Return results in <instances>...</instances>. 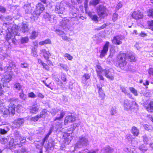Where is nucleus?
Masks as SVG:
<instances>
[{"instance_id":"obj_1","label":"nucleus","mask_w":153,"mask_h":153,"mask_svg":"<svg viewBox=\"0 0 153 153\" xmlns=\"http://www.w3.org/2000/svg\"><path fill=\"white\" fill-rule=\"evenodd\" d=\"M126 54L125 53H120L117 56V61L119 63V66L121 68H123L127 64Z\"/></svg>"},{"instance_id":"obj_2","label":"nucleus","mask_w":153,"mask_h":153,"mask_svg":"<svg viewBox=\"0 0 153 153\" xmlns=\"http://www.w3.org/2000/svg\"><path fill=\"white\" fill-rule=\"evenodd\" d=\"M97 11L98 15L102 18H104L108 15L106 8L104 6L99 5L97 7Z\"/></svg>"},{"instance_id":"obj_3","label":"nucleus","mask_w":153,"mask_h":153,"mask_svg":"<svg viewBox=\"0 0 153 153\" xmlns=\"http://www.w3.org/2000/svg\"><path fill=\"white\" fill-rule=\"evenodd\" d=\"M88 144V141L87 138L84 137H81L79 138V142L76 144V148H80L79 146H87Z\"/></svg>"},{"instance_id":"obj_4","label":"nucleus","mask_w":153,"mask_h":153,"mask_svg":"<svg viewBox=\"0 0 153 153\" xmlns=\"http://www.w3.org/2000/svg\"><path fill=\"white\" fill-rule=\"evenodd\" d=\"M104 73L105 76L109 79L111 80L114 79V73L112 69L105 70Z\"/></svg>"},{"instance_id":"obj_5","label":"nucleus","mask_w":153,"mask_h":153,"mask_svg":"<svg viewBox=\"0 0 153 153\" xmlns=\"http://www.w3.org/2000/svg\"><path fill=\"white\" fill-rule=\"evenodd\" d=\"M12 76L11 75L9 74L5 75L3 76L1 79V81L3 83V86H6L7 88H9V86H7L5 84V83L9 82L11 79Z\"/></svg>"},{"instance_id":"obj_6","label":"nucleus","mask_w":153,"mask_h":153,"mask_svg":"<svg viewBox=\"0 0 153 153\" xmlns=\"http://www.w3.org/2000/svg\"><path fill=\"white\" fill-rule=\"evenodd\" d=\"M45 9L44 5L41 3H38L36 6V8L34 11V13L37 15H39Z\"/></svg>"},{"instance_id":"obj_7","label":"nucleus","mask_w":153,"mask_h":153,"mask_svg":"<svg viewBox=\"0 0 153 153\" xmlns=\"http://www.w3.org/2000/svg\"><path fill=\"white\" fill-rule=\"evenodd\" d=\"M105 70H103L100 65H98L96 66V71L97 75L100 80H104V78L102 75V73L103 72H104Z\"/></svg>"},{"instance_id":"obj_8","label":"nucleus","mask_w":153,"mask_h":153,"mask_svg":"<svg viewBox=\"0 0 153 153\" xmlns=\"http://www.w3.org/2000/svg\"><path fill=\"white\" fill-rule=\"evenodd\" d=\"M8 31L11 32L14 36L20 35V33L18 32V27L16 25H13L11 28H7Z\"/></svg>"},{"instance_id":"obj_9","label":"nucleus","mask_w":153,"mask_h":153,"mask_svg":"<svg viewBox=\"0 0 153 153\" xmlns=\"http://www.w3.org/2000/svg\"><path fill=\"white\" fill-rule=\"evenodd\" d=\"M109 44V42H106L103 47L102 50L101 52L100 55V58H102L104 57L107 54L108 51Z\"/></svg>"},{"instance_id":"obj_10","label":"nucleus","mask_w":153,"mask_h":153,"mask_svg":"<svg viewBox=\"0 0 153 153\" xmlns=\"http://www.w3.org/2000/svg\"><path fill=\"white\" fill-rule=\"evenodd\" d=\"M123 38V37L121 35L117 36L114 37L112 42L115 44L120 45L122 44V42L120 40H122Z\"/></svg>"},{"instance_id":"obj_11","label":"nucleus","mask_w":153,"mask_h":153,"mask_svg":"<svg viewBox=\"0 0 153 153\" xmlns=\"http://www.w3.org/2000/svg\"><path fill=\"white\" fill-rule=\"evenodd\" d=\"M133 18L136 19H142L143 17L142 13L139 11H134L131 15Z\"/></svg>"},{"instance_id":"obj_12","label":"nucleus","mask_w":153,"mask_h":153,"mask_svg":"<svg viewBox=\"0 0 153 153\" xmlns=\"http://www.w3.org/2000/svg\"><path fill=\"white\" fill-rule=\"evenodd\" d=\"M45 142H43V140L41 142H36L35 144L36 149L39 150V153H42L43 146Z\"/></svg>"},{"instance_id":"obj_13","label":"nucleus","mask_w":153,"mask_h":153,"mask_svg":"<svg viewBox=\"0 0 153 153\" xmlns=\"http://www.w3.org/2000/svg\"><path fill=\"white\" fill-rule=\"evenodd\" d=\"M10 64L7 65L4 68V71L5 72H10L11 71V68L16 67V65L14 62L10 61L9 62Z\"/></svg>"},{"instance_id":"obj_14","label":"nucleus","mask_w":153,"mask_h":153,"mask_svg":"<svg viewBox=\"0 0 153 153\" xmlns=\"http://www.w3.org/2000/svg\"><path fill=\"white\" fill-rule=\"evenodd\" d=\"M13 137L14 138L13 139L15 140L16 141L19 143L20 140L22 137L21 134L19 132L17 131H15L13 133Z\"/></svg>"},{"instance_id":"obj_15","label":"nucleus","mask_w":153,"mask_h":153,"mask_svg":"<svg viewBox=\"0 0 153 153\" xmlns=\"http://www.w3.org/2000/svg\"><path fill=\"white\" fill-rule=\"evenodd\" d=\"M126 54L127 57H128V59L130 62H135L136 61L135 56L134 53L132 52H129Z\"/></svg>"},{"instance_id":"obj_16","label":"nucleus","mask_w":153,"mask_h":153,"mask_svg":"<svg viewBox=\"0 0 153 153\" xmlns=\"http://www.w3.org/2000/svg\"><path fill=\"white\" fill-rule=\"evenodd\" d=\"M41 53H43V56L46 60L48 59L51 54L48 51H46L45 49H43L40 50Z\"/></svg>"},{"instance_id":"obj_17","label":"nucleus","mask_w":153,"mask_h":153,"mask_svg":"<svg viewBox=\"0 0 153 153\" xmlns=\"http://www.w3.org/2000/svg\"><path fill=\"white\" fill-rule=\"evenodd\" d=\"M19 143L15 140L13 138H12L9 143V145L10 147V149H12L16 147V146L17 145H18Z\"/></svg>"},{"instance_id":"obj_18","label":"nucleus","mask_w":153,"mask_h":153,"mask_svg":"<svg viewBox=\"0 0 153 153\" xmlns=\"http://www.w3.org/2000/svg\"><path fill=\"white\" fill-rule=\"evenodd\" d=\"M90 77L89 74L87 73H85L82 76V82L84 85L87 84V81L89 79Z\"/></svg>"},{"instance_id":"obj_19","label":"nucleus","mask_w":153,"mask_h":153,"mask_svg":"<svg viewBox=\"0 0 153 153\" xmlns=\"http://www.w3.org/2000/svg\"><path fill=\"white\" fill-rule=\"evenodd\" d=\"M76 117L74 114L69 113L68 114V122H72L76 120Z\"/></svg>"},{"instance_id":"obj_20","label":"nucleus","mask_w":153,"mask_h":153,"mask_svg":"<svg viewBox=\"0 0 153 153\" xmlns=\"http://www.w3.org/2000/svg\"><path fill=\"white\" fill-rule=\"evenodd\" d=\"M25 120L24 118H19L14 120V124L18 126H20L23 124Z\"/></svg>"},{"instance_id":"obj_21","label":"nucleus","mask_w":153,"mask_h":153,"mask_svg":"<svg viewBox=\"0 0 153 153\" xmlns=\"http://www.w3.org/2000/svg\"><path fill=\"white\" fill-rule=\"evenodd\" d=\"M39 108L36 105H33L30 108V113L35 114L38 111Z\"/></svg>"},{"instance_id":"obj_22","label":"nucleus","mask_w":153,"mask_h":153,"mask_svg":"<svg viewBox=\"0 0 153 153\" xmlns=\"http://www.w3.org/2000/svg\"><path fill=\"white\" fill-rule=\"evenodd\" d=\"M8 110L10 113V114H13L15 113V108L16 105L13 104V105H9Z\"/></svg>"},{"instance_id":"obj_23","label":"nucleus","mask_w":153,"mask_h":153,"mask_svg":"<svg viewBox=\"0 0 153 153\" xmlns=\"http://www.w3.org/2000/svg\"><path fill=\"white\" fill-rule=\"evenodd\" d=\"M139 131L138 129L135 126H133L131 128V132L134 136H137L139 134Z\"/></svg>"},{"instance_id":"obj_24","label":"nucleus","mask_w":153,"mask_h":153,"mask_svg":"<svg viewBox=\"0 0 153 153\" xmlns=\"http://www.w3.org/2000/svg\"><path fill=\"white\" fill-rule=\"evenodd\" d=\"M113 151V149L107 146L105 147L104 149L102 150V152L103 153H111Z\"/></svg>"},{"instance_id":"obj_25","label":"nucleus","mask_w":153,"mask_h":153,"mask_svg":"<svg viewBox=\"0 0 153 153\" xmlns=\"http://www.w3.org/2000/svg\"><path fill=\"white\" fill-rule=\"evenodd\" d=\"M23 7L26 13H29L31 12L32 9L30 5L25 4L24 6Z\"/></svg>"},{"instance_id":"obj_26","label":"nucleus","mask_w":153,"mask_h":153,"mask_svg":"<svg viewBox=\"0 0 153 153\" xmlns=\"http://www.w3.org/2000/svg\"><path fill=\"white\" fill-rule=\"evenodd\" d=\"M64 10V8L62 7H60L59 5H56L55 9V12L57 13H62Z\"/></svg>"},{"instance_id":"obj_27","label":"nucleus","mask_w":153,"mask_h":153,"mask_svg":"<svg viewBox=\"0 0 153 153\" xmlns=\"http://www.w3.org/2000/svg\"><path fill=\"white\" fill-rule=\"evenodd\" d=\"M44 17L45 19L50 21L51 22L53 21L54 18V16L53 15H51L48 13H45L44 14Z\"/></svg>"},{"instance_id":"obj_28","label":"nucleus","mask_w":153,"mask_h":153,"mask_svg":"<svg viewBox=\"0 0 153 153\" xmlns=\"http://www.w3.org/2000/svg\"><path fill=\"white\" fill-rule=\"evenodd\" d=\"M131 105L128 100H126L124 101V107L125 110H127L131 108Z\"/></svg>"},{"instance_id":"obj_29","label":"nucleus","mask_w":153,"mask_h":153,"mask_svg":"<svg viewBox=\"0 0 153 153\" xmlns=\"http://www.w3.org/2000/svg\"><path fill=\"white\" fill-rule=\"evenodd\" d=\"M29 30L28 25L27 24L23 23L22 25L21 30L22 32L25 33Z\"/></svg>"},{"instance_id":"obj_30","label":"nucleus","mask_w":153,"mask_h":153,"mask_svg":"<svg viewBox=\"0 0 153 153\" xmlns=\"http://www.w3.org/2000/svg\"><path fill=\"white\" fill-rule=\"evenodd\" d=\"M78 10L77 9L74 7L72 8V10L70 12V14H71L72 16H71V17H76L77 16Z\"/></svg>"},{"instance_id":"obj_31","label":"nucleus","mask_w":153,"mask_h":153,"mask_svg":"<svg viewBox=\"0 0 153 153\" xmlns=\"http://www.w3.org/2000/svg\"><path fill=\"white\" fill-rule=\"evenodd\" d=\"M147 110L150 112L153 111V101H151L146 106Z\"/></svg>"},{"instance_id":"obj_32","label":"nucleus","mask_w":153,"mask_h":153,"mask_svg":"<svg viewBox=\"0 0 153 153\" xmlns=\"http://www.w3.org/2000/svg\"><path fill=\"white\" fill-rule=\"evenodd\" d=\"M22 87V85H21L19 83H16L14 85V88L16 90L22 91V90H23Z\"/></svg>"},{"instance_id":"obj_33","label":"nucleus","mask_w":153,"mask_h":153,"mask_svg":"<svg viewBox=\"0 0 153 153\" xmlns=\"http://www.w3.org/2000/svg\"><path fill=\"white\" fill-rule=\"evenodd\" d=\"M38 35V33L35 31H33L31 34L30 38V39H35L37 37Z\"/></svg>"},{"instance_id":"obj_34","label":"nucleus","mask_w":153,"mask_h":153,"mask_svg":"<svg viewBox=\"0 0 153 153\" xmlns=\"http://www.w3.org/2000/svg\"><path fill=\"white\" fill-rule=\"evenodd\" d=\"M47 110L46 109H44L43 110L40 114H39L40 118H44L46 116L47 114Z\"/></svg>"},{"instance_id":"obj_35","label":"nucleus","mask_w":153,"mask_h":153,"mask_svg":"<svg viewBox=\"0 0 153 153\" xmlns=\"http://www.w3.org/2000/svg\"><path fill=\"white\" fill-rule=\"evenodd\" d=\"M45 147L47 151L51 150L53 148V145L52 143L48 142L47 144L45 145Z\"/></svg>"},{"instance_id":"obj_36","label":"nucleus","mask_w":153,"mask_h":153,"mask_svg":"<svg viewBox=\"0 0 153 153\" xmlns=\"http://www.w3.org/2000/svg\"><path fill=\"white\" fill-rule=\"evenodd\" d=\"M51 40L49 39H48L45 41L40 42H39V45H43L45 44H51Z\"/></svg>"},{"instance_id":"obj_37","label":"nucleus","mask_w":153,"mask_h":153,"mask_svg":"<svg viewBox=\"0 0 153 153\" xmlns=\"http://www.w3.org/2000/svg\"><path fill=\"white\" fill-rule=\"evenodd\" d=\"M20 98L23 100H25L26 98V95L24 94L23 90H22L21 92L19 93Z\"/></svg>"},{"instance_id":"obj_38","label":"nucleus","mask_w":153,"mask_h":153,"mask_svg":"<svg viewBox=\"0 0 153 153\" xmlns=\"http://www.w3.org/2000/svg\"><path fill=\"white\" fill-rule=\"evenodd\" d=\"M129 89L130 91L135 96H137L138 95V93L137 90L133 87H130Z\"/></svg>"},{"instance_id":"obj_39","label":"nucleus","mask_w":153,"mask_h":153,"mask_svg":"<svg viewBox=\"0 0 153 153\" xmlns=\"http://www.w3.org/2000/svg\"><path fill=\"white\" fill-rule=\"evenodd\" d=\"M9 101L10 103V105H13V104H14L15 105V104L17 103L18 102V99L15 98H12L10 99L9 100Z\"/></svg>"},{"instance_id":"obj_40","label":"nucleus","mask_w":153,"mask_h":153,"mask_svg":"<svg viewBox=\"0 0 153 153\" xmlns=\"http://www.w3.org/2000/svg\"><path fill=\"white\" fill-rule=\"evenodd\" d=\"M13 36L12 33L11 32L9 31L7 32V35L6 36V40L7 41L9 40Z\"/></svg>"},{"instance_id":"obj_41","label":"nucleus","mask_w":153,"mask_h":153,"mask_svg":"<svg viewBox=\"0 0 153 153\" xmlns=\"http://www.w3.org/2000/svg\"><path fill=\"white\" fill-rule=\"evenodd\" d=\"M2 112H3V115L4 117H7L8 115L10 114V113L8 109L6 108H4Z\"/></svg>"},{"instance_id":"obj_42","label":"nucleus","mask_w":153,"mask_h":153,"mask_svg":"<svg viewBox=\"0 0 153 153\" xmlns=\"http://www.w3.org/2000/svg\"><path fill=\"white\" fill-rule=\"evenodd\" d=\"M144 127L146 130L149 132L151 131L153 129V127L147 124L144 125Z\"/></svg>"},{"instance_id":"obj_43","label":"nucleus","mask_w":153,"mask_h":153,"mask_svg":"<svg viewBox=\"0 0 153 153\" xmlns=\"http://www.w3.org/2000/svg\"><path fill=\"white\" fill-rule=\"evenodd\" d=\"M29 38L27 37H22L21 39V42L22 44H24L28 42Z\"/></svg>"},{"instance_id":"obj_44","label":"nucleus","mask_w":153,"mask_h":153,"mask_svg":"<svg viewBox=\"0 0 153 153\" xmlns=\"http://www.w3.org/2000/svg\"><path fill=\"white\" fill-rule=\"evenodd\" d=\"M100 0H92L90 1L89 4L90 5H96L98 4Z\"/></svg>"},{"instance_id":"obj_45","label":"nucleus","mask_w":153,"mask_h":153,"mask_svg":"<svg viewBox=\"0 0 153 153\" xmlns=\"http://www.w3.org/2000/svg\"><path fill=\"white\" fill-rule=\"evenodd\" d=\"M106 26H107L105 24H104L103 25H102V26H101L100 27L96 28H95L94 30L98 31V30H101L103 29L104 28H105Z\"/></svg>"},{"instance_id":"obj_46","label":"nucleus","mask_w":153,"mask_h":153,"mask_svg":"<svg viewBox=\"0 0 153 153\" xmlns=\"http://www.w3.org/2000/svg\"><path fill=\"white\" fill-rule=\"evenodd\" d=\"M147 13L148 16L151 17L153 18V9H149L147 11Z\"/></svg>"},{"instance_id":"obj_47","label":"nucleus","mask_w":153,"mask_h":153,"mask_svg":"<svg viewBox=\"0 0 153 153\" xmlns=\"http://www.w3.org/2000/svg\"><path fill=\"white\" fill-rule=\"evenodd\" d=\"M65 114V113H64V112L62 111H61L60 112V116L59 117H56V118L54 119V120L56 121L57 120L61 119L63 117H64Z\"/></svg>"},{"instance_id":"obj_48","label":"nucleus","mask_w":153,"mask_h":153,"mask_svg":"<svg viewBox=\"0 0 153 153\" xmlns=\"http://www.w3.org/2000/svg\"><path fill=\"white\" fill-rule=\"evenodd\" d=\"M39 118H40V117L39 116V114H38L36 116L32 117L30 119L31 120H32L34 122H36L37 121Z\"/></svg>"},{"instance_id":"obj_49","label":"nucleus","mask_w":153,"mask_h":153,"mask_svg":"<svg viewBox=\"0 0 153 153\" xmlns=\"http://www.w3.org/2000/svg\"><path fill=\"white\" fill-rule=\"evenodd\" d=\"M52 131V129H50L48 133L46 136L45 138L43 139V142H45V141L48 139L49 136L51 134V133Z\"/></svg>"},{"instance_id":"obj_50","label":"nucleus","mask_w":153,"mask_h":153,"mask_svg":"<svg viewBox=\"0 0 153 153\" xmlns=\"http://www.w3.org/2000/svg\"><path fill=\"white\" fill-rule=\"evenodd\" d=\"M140 149L142 151H146L148 150L146 147L143 145H141L139 147Z\"/></svg>"},{"instance_id":"obj_51","label":"nucleus","mask_w":153,"mask_h":153,"mask_svg":"<svg viewBox=\"0 0 153 153\" xmlns=\"http://www.w3.org/2000/svg\"><path fill=\"white\" fill-rule=\"evenodd\" d=\"M148 25L149 29L153 31V20L148 22Z\"/></svg>"},{"instance_id":"obj_52","label":"nucleus","mask_w":153,"mask_h":153,"mask_svg":"<svg viewBox=\"0 0 153 153\" xmlns=\"http://www.w3.org/2000/svg\"><path fill=\"white\" fill-rule=\"evenodd\" d=\"M117 112V110L115 108L112 107L110 111L111 114V115H113L116 114Z\"/></svg>"},{"instance_id":"obj_53","label":"nucleus","mask_w":153,"mask_h":153,"mask_svg":"<svg viewBox=\"0 0 153 153\" xmlns=\"http://www.w3.org/2000/svg\"><path fill=\"white\" fill-rule=\"evenodd\" d=\"M7 132V131L4 128H0V133L1 134H5Z\"/></svg>"},{"instance_id":"obj_54","label":"nucleus","mask_w":153,"mask_h":153,"mask_svg":"<svg viewBox=\"0 0 153 153\" xmlns=\"http://www.w3.org/2000/svg\"><path fill=\"white\" fill-rule=\"evenodd\" d=\"M20 66L22 68H27L28 67L29 65L26 63H21L20 65Z\"/></svg>"},{"instance_id":"obj_55","label":"nucleus","mask_w":153,"mask_h":153,"mask_svg":"<svg viewBox=\"0 0 153 153\" xmlns=\"http://www.w3.org/2000/svg\"><path fill=\"white\" fill-rule=\"evenodd\" d=\"M28 96L29 97L32 98H35L36 96L33 92H31L28 94Z\"/></svg>"},{"instance_id":"obj_56","label":"nucleus","mask_w":153,"mask_h":153,"mask_svg":"<svg viewBox=\"0 0 153 153\" xmlns=\"http://www.w3.org/2000/svg\"><path fill=\"white\" fill-rule=\"evenodd\" d=\"M91 18L93 21L94 22H98V17L96 15L94 14Z\"/></svg>"},{"instance_id":"obj_57","label":"nucleus","mask_w":153,"mask_h":153,"mask_svg":"<svg viewBox=\"0 0 153 153\" xmlns=\"http://www.w3.org/2000/svg\"><path fill=\"white\" fill-rule=\"evenodd\" d=\"M6 11V9L4 7L0 6V12L2 13H4Z\"/></svg>"},{"instance_id":"obj_58","label":"nucleus","mask_w":153,"mask_h":153,"mask_svg":"<svg viewBox=\"0 0 153 153\" xmlns=\"http://www.w3.org/2000/svg\"><path fill=\"white\" fill-rule=\"evenodd\" d=\"M118 15L117 14L114 13L113 16L112 20L115 21L117 20L118 19Z\"/></svg>"},{"instance_id":"obj_59","label":"nucleus","mask_w":153,"mask_h":153,"mask_svg":"<svg viewBox=\"0 0 153 153\" xmlns=\"http://www.w3.org/2000/svg\"><path fill=\"white\" fill-rule=\"evenodd\" d=\"M67 23V22L66 20L64 19V20H62L61 23V24L63 27H64L65 28H66L67 27L66 25Z\"/></svg>"},{"instance_id":"obj_60","label":"nucleus","mask_w":153,"mask_h":153,"mask_svg":"<svg viewBox=\"0 0 153 153\" xmlns=\"http://www.w3.org/2000/svg\"><path fill=\"white\" fill-rule=\"evenodd\" d=\"M143 141L144 143L146 144H147L148 141V139L146 135H145L143 136Z\"/></svg>"},{"instance_id":"obj_61","label":"nucleus","mask_w":153,"mask_h":153,"mask_svg":"<svg viewBox=\"0 0 153 153\" xmlns=\"http://www.w3.org/2000/svg\"><path fill=\"white\" fill-rule=\"evenodd\" d=\"M32 55L34 57H37V53L36 52V49L35 48L32 50Z\"/></svg>"},{"instance_id":"obj_62","label":"nucleus","mask_w":153,"mask_h":153,"mask_svg":"<svg viewBox=\"0 0 153 153\" xmlns=\"http://www.w3.org/2000/svg\"><path fill=\"white\" fill-rule=\"evenodd\" d=\"M86 13L88 14V15L89 16L90 18H91L92 16L94 14V13L93 12L88 11L87 12L86 11Z\"/></svg>"},{"instance_id":"obj_63","label":"nucleus","mask_w":153,"mask_h":153,"mask_svg":"<svg viewBox=\"0 0 153 153\" xmlns=\"http://www.w3.org/2000/svg\"><path fill=\"white\" fill-rule=\"evenodd\" d=\"M132 105H131V108H136L137 106L136 102L134 101H133L132 102Z\"/></svg>"},{"instance_id":"obj_64","label":"nucleus","mask_w":153,"mask_h":153,"mask_svg":"<svg viewBox=\"0 0 153 153\" xmlns=\"http://www.w3.org/2000/svg\"><path fill=\"white\" fill-rule=\"evenodd\" d=\"M121 89L122 90V91L125 94L128 95L129 94L127 92L126 88L124 87H121Z\"/></svg>"}]
</instances>
